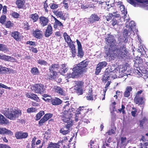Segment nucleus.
Returning <instances> with one entry per match:
<instances>
[{
  "mask_svg": "<svg viewBox=\"0 0 148 148\" xmlns=\"http://www.w3.org/2000/svg\"><path fill=\"white\" fill-rule=\"evenodd\" d=\"M108 49L106 51L105 53L107 56L112 58H117L119 59H126L127 57L128 51L126 49L125 43L122 41L119 42L118 45H116V40L114 36L109 35L105 39Z\"/></svg>",
  "mask_w": 148,
  "mask_h": 148,
  "instance_id": "f257e3e1",
  "label": "nucleus"
},
{
  "mask_svg": "<svg viewBox=\"0 0 148 148\" xmlns=\"http://www.w3.org/2000/svg\"><path fill=\"white\" fill-rule=\"evenodd\" d=\"M88 62L86 60H84L80 62L72 69L73 72L71 75L70 77L72 78H77L84 73V68L88 65Z\"/></svg>",
  "mask_w": 148,
  "mask_h": 148,
  "instance_id": "f03ea898",
  "label": "nucleus"
},
{
  "mask_svg": "<svg viewBox=\"0 0 148 148\" xmlns=\"http://www.w3.org/2000/svg\"><path fill=\"white\" fill-rule=\"evenodd\" d=\"M71 116L60 115L62 120L64 123V127L61 128L60 130V132L63 135H66L70 132L69 130L73 125V121L70 119Z\"/></svg>",
  "mask_w": 148,
  "mask_h": 148,
  "instance_id": "7ed1b4c3",
  "label": "nucleus"
},
{
  "mask_svg": "<svg viewBox=\"0 0 148 148\" xmlns=\"http://www.w3.org/2000/svg\"><path fill=\"white\" fill-rule=\"evenodd\" d=\"M115 73L112 71L111 68H108L106 69L103 75L102 80L103 82L106 83L107 81L110 79V78L114 79V75Z\"/></svg>",
  "mask_w": 148,
  "mask_h": 148,
  "instance_id": "20e7f679",
  "label": "nucleus"
},
{
  "mask_svg": "<svg viewBox=\"0 0 148 148\" xmlns=\"http://www.w3.org/2000/svg\"><path fill=\"white\" fill-rule=\"evenodd\" d=\"M128 2L135 7H145L148 6V0H128Z\"/></svg>",
  "mask_w": 148,
  "mask_h": 148,
  "instance_id": "39448f33",
  "label": "nucleus"
},
{
  "mask_svg": "<svg viewBox=\"0 0 148 148\" xmlns=\"http://www.w3.org/2000/svg\"><path fill=\"white\" fill-rule=\"evenodd\" d=\"M33 90H34L36 93L41 94L44 92L45 88L44 85L41 84H36L32 86Z\"/></svg>",
  "mask_w": 148,
  "mask_h": 148,
  "instance_id": "423d86ee",
  "label": "nucleus"
},
{
  "mask_svg": "<svg viewBox=\"0 0 148 148\" xmlns=\"http://www.w3.org/2000/svg\"><path fill=\"white\" fill-rule=\"evenodd\" d=\"M21 111L19 109H13L12 108L11 114L9 119L12 120H15L19 116H21Z\"/></svg>",
  "mask_w": 148,
  "mask_h": 148,
  "instance_id": "0eeeda50",
  "label": "nucleus"
},
{
  "mask_svg": "<svg viewBox=\"0 0 148 148\" xmlns=\"http://www.w3.org/2000/svg\"><path fill=\"white\" fill-rule=\"evenodd\" d=\"M107 64V63L106 61L99 62L97 65L95 72V74L98 75L101 72V69L106 67Z\"/></svg>",
  "mask_w": 148,
  "mask_h": 148,
  "instance_id": "6e6552de",
  "label": "nucleus"
},
{
  "mask_svg": "<svg viewBox=\"0 0 148 148\" xmlns=\"http://www.w3.org/2000/svg\"><path fill=\"white\" fill-rule=\"evenodd\" d=\"M66 104L64 105V106L63 107V112L61 113V115L68 116H71L72 114L69 113V110H70V108L69 107L70 103L69 101H66L65 102Z\"/></svg>",
  "mask_w": 148,
  "mask_h": 148,
  "instance_id": "1a4fd4ad",
  "label": "nucleus"
},
{
  "mask_svg": "<svg viewBox=\"0 0 148 148\" xmlns=\"http://www.w3.org/2000/svg\"><path fill=\"white\" fill-rule=\"evenodd\" d=\"M76 42L78 46L77 56L78 58H83L84 56V52L83 50L82 46L80 41L77 39Z\"/></svg>",
  "mask_w": 148,
  "mask_h": 148,
  "instance_id": "9d476101",
  "label": "nucleus"
},
{
  "mask_svg": "<svg viewBox=\"0 0 148 148\" xmlns=\"http://www.w3.org/2000/svg\"><path fill=\"white\" fill-rule=\"evenodd\" d=\"M28 136L27 132H23V131L16 132L15 134V136L17 139H22L27 138Z\"/></svg>",
  "mask_w": 148,
  "mask_h": 148,
  "instance_id": "9b49d317",
  "label": "nucleus"
},
{
  "mask_svg": "<svg viewBox=\"0 0 148 148\" xmlns=\"http://www.w3.org/2000/svg\"><path fill=\"white\" fill-rule=\"evenodd\" d=\"M32 35L34 38L40 39L42 36V32L38 29H36L33 31Z\"/></svg>",
  "mask_w": 148,
  "mask_h": 148,
  "instance_id": "f8f14e48",
  "label": "nucleus"
},
{
  "mask_svg": "<svg viewBox=\"0 0 148 148\" xmlns=\"http://www.w3.org/2000/svg\"><path fill=\"white\" fill-rule=\"evenodd\" d=\"M55 22L53 25V27L55 29L62 30L64 29V25L59 20L56 18H55Z\"/></svg>",
  "mask_w": 148,
  "mask_h": 148,
  "instance_id": "ddd939ff",
  "label": "nucleus"
},
{
  "mask_svg": "<svg viewBox=\"0 0 148 148\" xmlns=\"http://www.w3.org/2000/svg\"><path fill=\"white\" fill-rule=\"evenodd\" d=\"M10 34L11 37L17 41H19L21 40V34L18 32L14 31L10 32Z\"/></svg>",
  "mask_w": 148,
  "mask_h": 148,
  "instance_id": "4468645a",
  "label": "nucleus"
},
{
  "mask_svg": "<svg viewBox=\"0 0 148 148\" xmlns=\"http://www.w3.org/2000/svg\"><path fill=\"white\" fill-rule=\"evenodd\" d=\"M0 134L2 135H8L10 136L13 135L12 132L11 130L7 129L5 127L0 128Z\"/></svg>",
  "mask_w": 148,
  "mask_h": 148,
  "instance_id": "2eb2a0df",
  "label": "nucleus"
},
{
  "mask_svg": "<svg viewBox=\"0 0 148 148\" xmlns=\"http://www.w3.org/2000/svg\"><path fill=\"white\" fill-rule=\"evenodd\" d=\"M39 23L42 27L47 25L49 22V20L48 18L44 16H41L39 18Z\"/></svg>",
  "mask_w": 148,
  "mask_h": 148,
  "instance_id": "dca6fc26",
  "label": "nucleus"
},
{
  "mask_svg": "<svg viewBox=\"0 0 148 148\" xmlns=\"http://www.w3.org/2000/svg\"><path fill=\"white\" fill-rule=\"evenodd\" d=\"M53 31V28L51 25H48L44 33L45 36L46 37H49L52 34Z\"/></svg>",
  "mask_w": 148,
  "mask_h": 148,
  "instance_id": "f3484780",
  "label": "nucleus"
},
{
  "mask_svg": "<svg viewBox=\"0 0 148 148\" xmlns=\"http://www.w3.org/2000/svg\"><path fill=\"white\" fill-rule=\"evenodd\" d=\"M56 16L58 17H60L62 20L65 21L66 18V14H64L61 11L57 10L54 12Z\"/></svg>",
  "mask_w": 148,
  "mask_h": 148,
  "instance_id": "a211bd4d",
  "label": "nucleus"
},
{
  "mask_svg": "<svg viewBox=\"0 0 148 148\" xmlns=\"http://www.w3.org/2000/svg\"><path fill=\"white\" fill-rule=\"evenodd\" d=\"M89 19V23L92 24L94 22L99 21L100 18L97 14H94L91 15Z\"/></svg>",
  "mask_w": 148,
  "mask_h": 148,
  "instance_id": "6ab92c4d",
  "label": "nucleus"
},
{
  "mask_svg": "<svg viewBox=\"0 0 148 148\" xmlns=\"http://www.w3.org/2000/svg\"><path fill=\"white\" fill-rule=\"evenodd\" d=\"M12 108H6L2 111V113L8 119H9L11 114Z\"/></svg>",
  "mask_w": 148,
  "mask_h": 148,
  "instance_id": "aec40b11",
  "label": "nucleus"
},
{
  "mask_svg": "<svg viewBox=\"0 0 148 148\" xmlns=\"http://www.w3.org/2000/svg\"><path fill=\"white\" fill-rule=\"evenodd\" d=\"M134 102L138 105H142L144 103V98L140 96H135L134 98Z\"/></svg>",
  "mask_w": 148,
  "mask_h": 148,
  "instance_id": "412c9836",
  "label": "nucleus"
},
{
  "mask_svg": "<svg viewBox=\"0 0 148 148\" xmlns=\"http://www.w3.org/2000/svg\"><path fill=\"white\" fill-rule=\"evenodd\" d=\"M63 37L65 42L67 43L68 46L73 43L70 36L66 32H65L63 33Z\"/></svg>",
  "mask_w": 148,
  "mask_h": 148,
  "instance_id": "4be33fe9",
  "label": "nucleus"
},
{
  "mask_svg": "<svg viewBox=\"0 0 148 148\" xmlns=\"http://www.w3.org/2000/svg\"><path fill=\"white\" fill-rule=\"evenodd\" d=\"M60 65L58 63L52 64L49 67V71L56 72V70L59 69Z\"/></svg>",
  "mask_w": 148,
  "mask_h": 148,
  "instance_id": "5701e85b",
  "label": "nucleus"
},
{
  "mask_svg": "<svg viewBox=\"0 0 148 148\" xmlns=\"http://www.w3.org/2000/svg\"><path fill=\"white\" fill-rule=\"evenodd\" d=\"M50 101L52 104L54 105H59L62 103V101L57 97H55L54 99H49Z\"/></svg>",
  "mask_w": 148,
  "mask_h": 148,
  "instance_id": "b1692460",
  "label": "nucleus"
},
{
  "mask_svg": "<svg viewBox=\"0 0 148 148\" xmlns=\"http://www.w3.org/2000/svg\"><path fill=\"white\" fill-rule=\"evenodd\" d=\"M132 88L131 86H127L126 88V90L124 93V97L128 98L130 95V92L132 91Z\"/></svg>",
  "mask_w": 148,
  "mask_h": 148,
  "instance_id": "393cba45",
  "label": "nucleus"
},
{
  "mask_svg": "<svg viewBox=\"0 0 148 148\" xmlns=\"http://www.w3.org/2000/svg\"><path fill=\"white\" fill-rule=\"evenodd\" d=\"M92 92V88H90L88 92L87 93L86 96V97L87 100L92 101L93 100Z\"/></svg>",
  "mask_w": 148,
  "mask_h": 148,
  "instance_id": "a878e982",
  "label": "nucleus"
},
{
  "mask_svg": "<svg viewBox=\"0 0 148 148\" xmlns=\"http://www.w3.org/2000/svg\"><path fill=\"white\" fill-rule=\"evenodd\" d=\"M25 3L24 0H16V3L17 8L19 9L23 8Z\"/></svg>",
  "mask_w": 148,
  "mask_h": 148,
  "instance_id": "bb28decb",
  "label": "nucleus"
},
{
  "mask_svg": "<svg viewBox=\"0 0 148 148\" xmlns=\"http://www.w3.org/2000/svg\"><path fill=\"white\" fill-rule=\"evenodd\" d=\"M68 46L71 49V52L72 53V56L73 58L75 57L76 56V49L75 45L73 43Z\"/></svg>",
  "mask_w": 148,
  "mask_h": 148,
  "instance_id": "cd10ccee",
  "label": "nucleus"
},
{
  "mask_svg": "<svg viewBox=\"0 0 148 148\" xmlns=\"http://www.w3.org/2000/svg\"><path fill=\"white\" fill-rule=\"evenodd\" d=\"M9 123L8 120L3 116L0 114V124L1 125L7 124Z\"/></svg>",
  "mask_w": 148,
  "mask_h": 148,
  "instance_id": "c85d7f7f",
  "label": "nucleus"
},
{
  "mask_svg": "<svg viewBox=\"0 0 148 148\" xmlns=\"http://www.w3.org/2000/svg\"><path fill=\"white\" fill-rule=\"evenodd\" d=\"M55 90L56 92L58 93L59 94L61 95H65V94L64 91L60 87L58 86H56V87L55 88Z\"/></svg>",
  "mask_w": 148,
  "mask_h": 148,
  "instance_id": "c756f323",
  "label": "nucleus"
},
{
  "mask_svg": "<svg viewBox=\"0 0 148 148\" xmlns=\"http://www.w3.org/2000/svg\"><path fill=\"white\" fill-rule=\"evenodd\" d=\"M51 74H48L47 75L48 77L50 80L54 79L56 77V75L57 74L56 72L49 71Z\"/></svg>",
  "mask_w": 148,
  "mask_h": 148,
  "instance_id": "7c9ffc66",
  "label": "nucleus"
},
{
  "mask_svg": "<svg viewBox=\"0 0 148 148\" xmlns=\"http://www.w3.org/2000/svg\"><path fill=\"white\" fill-rule=\"evenodd\" d=\"M39 17L38 15L36 13L30 15V18L33 22H36L38 20Z\"/></svg>",
  "mask_w": 148,
  "mask_h": 148,
  "instance_id": "2f4dec72",
  "label": "nucleus"
},
{
  "mask_svg": "<svg viewBox=\"0 0 148 148\" xmlns=\"http://www.w3.org/2000/svg\"><path fill=\"white\" fill-rule=\"evenodd\" d=\"M60 145L58 143H55L50 142L47 145V148H59Z\"/></svg>",
  "mask_w": 148,
  "mask_h": 148,
  "instance_id": "473e14b6",
  "label": "nucleus"
},
{
  "mask_svg": "<svg viewBox=\"0 0 148 148\" xmlns=\"http://www.w3.org/2000/svg\"><path fill=\"white\" fill-rule=\"evenodd\" d=\"M68 70V67L66 66V64H62L61 65L60 71L62 73H64L66 72Z\"/></svg>",
  "mask_w": 148,
  "mask_h": 148,
  "instance_id": "72a5a7b5",
  "label": "nucleus"
},
{
  "mask_svg": "<svg viewBox=\"0 0 148 148\" xmlns=\"http://www.w3.org/2000/svg\"><path fill=\"white\" fill-rule=\"evenodd\" d=\"M75 91L78 95H82L83 93V90L82 87H76L75 86Z\"/></svg>",
  "mask_w": 148,
  "mask_h": 148,
  "instance_id": "f704fd0d",
  "label": "nucleus"
},
{
  "mask_svg": "<svg viewBox=\"0 0 148 148\" xmlns=\"http://www.w3.org/2000/svg\"><path fill=\"white\" fill-rule=\"evenodd\" d=\"M9 70H10V69L3 67L2 65H0V74L6 73L7 71H9Z\"/></svg>",
  "mask_w": 148,
  "mask_h": 148,
  "instance_id": "c9c22d12",
  "label": "nucleus"
},
{
  "mask_svg": "<svg viewBox=\"0 0 148 148\" xmlns=\"http://www.w3.org/2000/svg\"><path fill=\"white\" fill-rule=\"evenodd\" d=\"M31 72L33 75H38L39 73L38 69L36 67H33L32 68Z\"/></svg>",
  "mask_w": 148,
  "mask_h": 148,
  "instance_id": "e433bc0d",
  "label": "nucleus"
},
{
  "mask_svg": "<svg viewBox=\"0 0 148 148\" xmlns=\"http://www.w3.org/2000/svg\"><path fill=\"white\" fill-rule=\"evenodd\" d=\"M8 51V49L6 45L0 43V51L7 52Z\"/></svg>",
  "mask_w": 148,
  "mask_h": 148,
  "instance_id": "4c0bfd02",
  "label": "nucleus"
},
{
  "mask_svg": "<svg viewBox=\"0 0 148 148\" xmlns=\"http://www.w3.org/2000/svg\"><path fill=\"white\" fill-rule=\"evenodd\" d=\"M13 58L11 56H6L5 55H0V59L6 61H8L9 59Z\"/></svg>",
  "mask_w": 148,
  "mask_h": 148,
  "instance_id": "58836bf2",
  "label": "nucleus"
},
{
  "mask_svg": "<svg viewBox=\"0 0 148 148\" xmlns=\"http://www.w3.org/2000/svg\"><path fill=\"white\" fill-rule=\"evenodd\" d=\"M44 114V112L43 111H41L39 112L36 116V120L38 121L39 120Z\"/></svg>",
  "mask_w": 148,
  "mask_h": 148,
  "instance_id": "ea45409f",
  "label": "nucleus"
},
{
  "mask_svg": "<svg viewBox=\"0 0 148 148\" xmlns=\"http://www.w3.org/2000/svg\"><path fill=\"white\" fill-rule=\"evenodd\" d=\"M37 109L35 107H31L27 108V112L28 113L36 112L37 111Z\"/></svg>",
  "mask_w": 148,
  "mask_h": 148,
  "instance_id": "a19ab883",
  "label": "nucleus"
},
{
  "mask_svg": "<svg viewBox=\"0 0 148 148\" xmlns=\"http://www.w3.org/2000/svg\"><path fill=\"white\" fill-rule=\"evenodd\" d=\"M37 63L41 65L46 66L47 65V62L43 60L39 59L37 60Z\"/></svg>",
  "mask_w": 148,
  "mask_h": 148,
  "instance_id": "79ce46f5",
  "label": "nucleus"
},
{
  "mask_svg": "<svg viewBox=\"0 0 148 148\" xmlns=\"http://www.w3.org/2000/svg\"><path fill=\"white\" fill-rule=\"evenodd\" d=\"M23 27L24 29L26 30H28L30 29V25L26 21H24Z\"/></svg>",
  "mask_w": 148,
  "mask_h": 148,
  "instance_id": "37998d69",
  "label": "nucleus"
},
{
  "mask_svg": "<svg viewBox=\"0 0 148 148\" xmlns=\"http://www.w3.org/2000/svg\"><path fill=\"white\" fill-rule=\"evenodd\" d=\"M139 146L140 147L139 148H148V141L140 143Z\"/></svg>",
  "mask_w": 148,
  "mask_h": 148,
  "instance_id": "c03bdc74",
  "label": "nucleus"
},
{
  "mask_svg": "<svg viewBox=\"0 0 148 148\" xmlns=\"http://www.w3.org/2000/svg\"><path fill=\"white\" fill-rule=\"evenodd\" d=\"M53 116V114L51 113L46 114H45L43 117L46 121L51 118Z\"/></svg>",
  "mask_w": 148,
  "mask_h": 148,
  "instance_id": "a18cd8bd",
  "label": "nucleus"
},
{
  "mask_svg": "<svg viewBox=\"0 0 148 148\" xmlns=\"http://www.w3.org/2000/svg\"><path fill=\"white\" fill-rule=\"evenodd\" d=\"M119 19H116L115 18H113L112 19V25L114 26V25L118 24L119 23Z\"/></svg>",
  "mask_w": 148,
  "mask_h": 148,
  "instance_id": "49530a36",
  "label": "nucleus"
},
{
  "mask_svg": "<svg viewBox=\"0 0 148 148\" xmlns=\"http://www.w3.org/2000/svg\"><path fill=\"white\" fill-rule=\"evenodd\" d=\"M68 0H63V2L62 3L63 4L64 8L66 9L68 8Z\"/></svg>",
  "mask_w": 148,
  "mask_h": 148,
  "instance_id": "de8ad7c7",
  "label": "nucleus"
},
{
  "mask_svg": "<svg viewBox=\"0 0 148 148\" xmlns=\"http://www.w3.org/2000/svg\"><path fill=\"white\" fill-rule=\"evenodd\" d=\"M132 109L134 110H132L131 111V115L132 116L135 117L137 115H136V113L137 112V110L134 107L132 108Z\"/></svg>",
  "mask_w": 148,
  "mask_h": 148,
  "instance_id": "09e8293b",
  "label": "nucleus"
},
{
  "mask_svg": "<svg viewBox=\"0 0 148 148\" xmlns=\"http://www.w3.org/2000/svg\"><path fill=\"white\" fill-rule=\"evenodd\" d=\"M46 121L44 118L43 117L38 122L39 126L43 125L44 124Z\"/></svg>",
  "mask_w": 148,
  "mask_h": 148,
  "instance_id": "8fccbe9b",
  "label": "nucleus"
},
{
  "mask_svg": "<svg viewBox=\"0 0 148 148\" xmlns=\"http://www.w3.org/2000/svg\"><path fill=\"white\" fill-rule=\"evenodd\" d=\"M31 99H33L37 101H39L40 100L39 98L38 97L37 95L35 94L32 93V95Z\"/></svg>",
  "mask_w": 148,
  "mask_h": 148,
  "instance_id": "3c124183",
  "label": "nucleus"
},
{
  "mask_svg": "<svg viewBox=\"0 0 148 148\" xmlns=\"http://www.w3.org/2000/svg\"><path fill=\"white\" fill-rule=\"evenodd\" d=\"M11 15L12 17L16 18H19L20 16V15L19 14L15 12H13Z\"/></svg>",
  "mask_w": 148,
  "mask_h": 148,
  "instance_id": "603ef678",
  "label": "nucleus"
},
{
  "mask_svg": "<svg viewBox=\"0 0 148 148\" xmlns=\"http://www.w3.org/2000/svg\"><path fill=\"white\" fill-rule=\"evenodd\" d=\"M116 128L115 129H111L108 131L106 132V134H108V135H111L112 134H114L115 133Z\"/></svg>",
  "mask_w": 148,
  "mask_h": 148,
  "instance_id": "864d4df0",
  "label": "nucleus"
},
{
  "mask_svg": "<svg viewBox=\"0 0 148 148\" xmlns=\"http://www.w3.org/2000/svg\"><path fill=\"white\" fill-rule=\"evenodd\" d=\"M6 20V16L5 15H3L1 16L0 18V22L2 24L4 23Z\"/></svg>",
  "mask_w": 148,
  "mask_h": 148,
  "instance_id": "5fc2aeb1",
  "label": "nucleus"
},
{
  "mask_svg": "<svg viewBox=\"0 0 148 148\" xmlns=\"http://www.w3.org/2000/svg\"><path fill=\"white\" fill-rule=\"evenodd\" d=\"M50 5V7L52 9H54L57 8L58 7V5L54 3H51Z\"/></svg>",
  "mask_w": 148,
  "mask_h": 148,
  "instance_id": "6e6d98bb",
  "label": "nucleus"
},
{
  "mask_svg": "<svg viewBox=\"0 0 148 148\" xmlns=\"http://www.w3.org/2000/svg\"><path fill=\"white\" fill-rule=\"evenodd\" d=\"M30 48V50L32 52L36 53L38 52V50L36 48H35L32 46Z\"/></svg>",
  "mask_w": 148,
  "mask_h": 148,
  "instance_id": "4d7b16f0",
  "label": "nucleus"
},
{
  "mask_svg": "<svg viewBox=\"0 0 148 148\" xmlns=\"http://www.w3.org/2000/svg\"><path fill=\"white\" fill-rule=\"evenodd\" d=\"M26 43V44L29 45L31 46H35L36 45V42L34 41H27Z\"/></svg>",
  "mask_w": 148,
  "mask_h": 148,
  "instance_id": "13d9d810",
  "label": "nucleus"
},
{
  "mask_svg": "<svg viewBox=\"0 0 148 148\" xmlns=\"http://www.w3.org/2000/svg\"><path fill=\"white\" fill-rule=\"evenodd\" d=\"M13 23H12L10 21H8L6 24V26L7 28H9L13 26Z\"/></svg>",
  "mask_w": 148,
  "mask_h": 148,
  "instance_id": "bf43d9fd",
  "label": "nucleus"
},
{
  "mask_svg": "<svg viewBox=\"0 0 148 148\" xmlns=\"http://www.w3.org/2000/svg\"><path fill=\"white\" fill-rule=\"evenodd\" d=\"M146 120V118L145 117H144L140 121V127H143V124L145 122V121Z\"/></svg>",
  "mask_w": 148,
  "mask_h": 148,
  "instance_id": "052dcab7",
  "label": "nucleus"
},
{
  "mask_svg": "<svg viewBox=\"0 0 148 148\" xmlns=\"http://www.w3.org/2000/svg\"><path fill=\"white\" fill-rule=\"evenodd\" d=\"M112 17L113 18V15L112 13H109V16H108L106 18L107 21H109L112 18Z\"/></svg>",
  "mask_w": 148,
  "mask_h": 148,
  "instance_id": "680f3d73",
  "label": "nucleus"
},
{
  "mask_svg": "<svg viewBox=\"0 0 148 148\" xmlns=\"http://www.w3.org/2000/svg\"><path fill=\"white\" fill-rule=\"evenodd\" d=\"M75 84H76L75 86L76 87H82V82L79 81H76Z\"/></svg>",
  "mask_w": 148,
  "mask_h": 148,
  "instance_id": "e2e57ef3",
  "label": "nucleus"
},
{
  "mask_svg": "<svg viewBox=\"0 0 148 148\" xmlns=\"http://www.w3.org/2000/svg\"><path fill=\"white\" fill-rule=\"evenodd\" d=\"M82 108H84V107H80L78 109V111H77V114H82V113H83V111L84 110V109H82Z\"/></svg>",
  "mask_w": 148,
  "mask_h": 148,
  "instance_id": "0e129e2a",
  "label": "nucleus"
},
{
  "mask_svg": "<svg viewBox=\"0 0 148 148\" xmlns=\"http://www.w3.org/2000/svg\"><path fill=\"white\" fill-rule=\"evenodd\" d=\"M135 23L134 21H131L129 23V26L131 28L135 26Z\"/></svg>",
  "mask_w": 148,
  "mask_h": 148,
  "instance_id": "69168bd1",
  "label": "nucleus"
},
{
  "mask_svg": "<svg viewBox=\"0 0 148 148\" xmlns=\"http://www.w3.org/2000/svg\"><path fill=\"white\" fill-rule=\"evenodd\" d=\"M0 148H11V147L6 145L0 144Z\"/></svg>",
  "mask_w": 148,
  "mask_h": 148,
  "instance_id": "338daca9",
  "label": "nucleus"
},
{
  "mask_svg": "<svg viewBox=\"0 0 148 148\" xmlns=\"http://www.w3.org/2000/svg\"><path fill=\"white\" fill-rule=\"evenodd\" d=\"M49 8V6L48 4L46 3V1H45L44 3V8L45 9V10L46 12H47L48 11L47 8Z\"/></svg>",
  "mask_w": 148,
  "mask_h": 148,
  "instance_id": "774afa93",
  "label": "nucleus"
}]
</instances>
